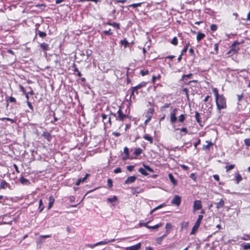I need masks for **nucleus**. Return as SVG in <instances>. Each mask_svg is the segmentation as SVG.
Segmentation results:
<instances>
[{"label": "nucleus", "instance_id": "obj_32", "mask_svg": "<svg viewBox=\"0 0 250 250\" xmlns=\"http://www.w3.org/2000/svg\"><path fill=\"white\" fill-rule=\"evenodd\" d=\"M242 247L244 250H248L250 249V243H244L241 245Z\"/></svg>", "mask_w": 250, "mask_h": 250}, {"label": "nucleus", "instance_id": "obj_14", "mask_svg": "<svg viewBox=\"0 0 250 250\" xmlns=\"http://www.w3.org/2000/svg\"><path fill=\"white\" fill-rule=\"evenodd\" d=\"M40 46L43 51H48L50 50L49 45L46 43H42L40 44Z\"/></svg>", "mask_w": 250, "mask_h": 250}, {"label": "nucleus", "instance_id": "obj_28", "mask_svg": "<svg viewBox=\"0 0 250 250\" xmlns=\"http://www.w3.org/2000/svg\"><path fill=\"white\" fill-rule=\"evenodd\" d=\"M143 152V150L141 148H136L134 152V155H135L136 156H137L138 155H139L140 154H141Z\"/></svg>", "mask_w": 250, "mask_h": 250}, {"label": "nucleus", "instance_id": "obj_50", "mask_svg": "<svg viewBox=\"0 0 250 250\" xmlns=\"http://www.w3.org/2000/svg\"><path fill=\"white\" fill-rule=\"evenodd\" d=\"M245 144L247 146L249 147L250 146V139H246L244 140Z\"/></svg>", "mask_w": 250, "mask_h": 250}, {"label": "nucleus", "instance_id": "obj_40", "mask_svg": "<svg viewBox=\"0 0 250 250\" xmlns=\"http://www.w3.org/2000/svg\"><path fill=\"white\" fill-rule=\"evenodd\" d=\"M207 142L208 143V145L204 146L203 148L209 149L210 147L213 145V144L211 142H208V141H207Z\"/></svg>", "mask_w": 250, "mask_h": 250}, {"label": "nucleus", "instance_id": "obj_17", "mask_svg": "<svg viewBox=\"0 0 250 250\" xmlns=\"http://www.w3.org/2000/svg\"><path fill=\"white\" fill-rule=\"evenodd\" d=\"M168 177L169 178V180H170V182L172 183V184L174 186L177 185V181L174 178V177L173 175H172V174L169 173L168 174Z\"/></svg>", "mask_w": 250, "mask_h": 250}, {"label": "nucleus", "instance_id": "obj_42", "mask_svg": "<svg viewBox=\"0 0 250 250\" xmlns=\"http://www.w3.org/2000/svg\"><path fill=\"white\" fill-rule=\"evenodd\" d=\"M210 29L212 31H215L217 29V26L216 24H212L210 25Z\"/></svg>", "mask_w": 250, "mask_h": 250}, {"label": "nucleus", "instance_id": "obj_44", "mask_svg": "<svg viewBox=\"0 0 250 250\" xmlns=\"http://www.w3.org/2000/svg\"><path fill=\"white\" fill-rule=\"evenodd\" d=\"M85 1H93L96 3H97L98 2L100 1V0H79V2H83Z\"/></svg>", "mask_w": 250, "mask_h": 250}, {"label": "nucleus", "instance_id": "obj_23", "mask_svg": "<svg viewBox=\"0 0 250 250\" xmlns=\"http://www.w3.org/2000/svg\"><path fill=\"white\" fill-rule=\"evenodd\" d=\"M143 138L145 139L148 141L150 144L153 143V139L149 135L146 134L144 136Z\"/></svg>", "mask_w": 250, "mask_h": 250}, {"label": "nucleus", "instance_id": "obj_36", "mask_svg": "<svg viewBox=\"0 0 250 250\" xmlns=\"http://www.w3.org/2000/svg\"><path fill=\"white\" fill-rule=\"evenodd\" d=\"M38 34L39 36L41 38H44L46 36L47 34L45 32H42V31H38Z\"/></svg>", "mask_w": 250, "mask_h": 250}, {"label": "nucleus", "instance_id": "obj_33", "mask_svg": "<svg viewBox=\"0 0 250 250\" xmlns=\"http://www.w3.org/2000/svg\"><path fill=\"white\" fill-rule=\"evenodd\" d=\"M165 206V204H161L159 206H158L157 207H155V208H154L151 211H150V214H152L153 212H154L155 211H156V210L162 208L163 207Z\"/></svg>", "mask_w": 250, "mask_h": 250}, {"label": "nucleus", "instance_id": "obj_62", "mask_svg": "<svg viewBox=\"0 0 250 250\" xmlns=\"http://www.w3.org/2000/svg\"><path fill=\"white\" fill-rule=\"evenodd\" d=\"M237 97L238 98V101L239 102H240L242 100V98L243 97V94H241V95L238 94V95H237Z\"/></svg>", "mask_w": 250, "mask_h": 250}, {"label": "nucleus", "instance_id": "obj_47", "mask_svg": "<svg viewBox=\"0 0 250 250\" xmlns=\"http://www.w3.org/2000/svg\"><path fill=\"white\" fill-rule=\"evenodd\" d=\"M120 43L122 45H124L125 47H126L127 45L128 44V42L125 40H121L120 42Z\"/></svg>", "mask_w": 250, "mask_h": 250}, {"label": "nucleus", "instance_id": "obj_26", "mask_svg": "<svg viewBox=\"0 0 250 250\" xmlns=\"http://www.w3.org/2000/svg\"><path fill=\"white\" fill-rule=\"evenodd\" d=\"M162 224L161 223H160L153 226H150L148 225V226H146V228L148 229H157L159 228L160 227L162 226Z\"/></svg>", "mask_w": 250, "mask_h": 250}, {"label": "nucleus", "instance_id": "obj_3", "mask_svg": "<svg viewBox=\"0 0 250 250\" xmlns=\"http://www.w3.org/2000/svg\"><path fill=\"white\" fill-rule=\"evenodd\" d=\"M202 205L200 200H195L193 203V211L195 213L197 210L202 208Z\"/></svg>", "mask_w": 250, "mask_h": 250}, {"label": "nucleus", "instance_id": "obj_56", "mask_svg": "<svg viewBox=\"0 0 250 250\" xmlns=\"http://www.w3.org/2000/svg\"><path fill=\"white\" fill-rule=\"evenodd\" d=\"M180 166L185 170L187 171L189 169V167H188V166H186L185 165H181Z\"/></svg>", "mask_w": 250, "mask_h": 250}, {"label": "nucleus", "instance_id": "obj_57", "mask_svg": "<svg viewBox=\"0 0 250 250\" xmlns=\"http://www.w3.org/2000/svg\"><path fill=\"white\" fill-rule=\"evenodd\" d=\"M218 46H219V45H218V43H215L214 45V50L216 52V53H218Z\"/></svg>", "mask_w": 250, "mask_h": 250}, {"label": "nucleus", "instance_id": "obj_45", "mask_svg": "<svg viewBox=\"0 0 250 250\" xmlns=\"http://www.w3.org/2000/svg\"><path fill=\"white\" fill-rule=\"evenodd\" d=\"M103 33L106 35H111L113 34V32L111 31V29H109L108 30H104L103 31Z\"/></svg>", "mask_w": 250, "mask_h": 250}, {"label": "nucleus", "instance_id": "obj_21", "mask_svg": "<svg viewBox=\"0 0 250 250\" xmlns=\"http://www.w3.org/2000/svg\"><path fill=\"white\" fill-rule=\"evenodd\" d=\"M224 206V201L223 199H221L218 203L216 204V208L219 209L223 207Z\"/></svg>", "mask_w": 250, "mask_h": 250}, {"label": "nucleus", "instance_id": "obj_63", "mask_svg": "<svg viewBox=\"0 0 250 250\" xmlns=\"http://www.w3.org/2000/svg\"><path fill=\"white\" fill-rule=\"evenodd\" d=\"M130 90H131V94H130V99L131 98V97H132L134 95V93L136 92V91L133 88H131Z\"/></svg>", "mask_w": 250, "mask_h": 250}, {"label": "nucleus", "instance_id": "obj_55", "mask_svg": "<svg viewBox=\"0 0 250 250\" xmlns=\"http://www.w3.org/2000/svg\"><path fill=\"white\" fill-rule=\"evenodd\" d=\"M134 168V166H127V167H126L127 169L128 170H129V171H132L133 170Z\"/></svg>", "mask_w": 250, "mask_h": 250}, {"label": "nucleus", "instance_id": "obj_5", "mask_svg": "<svg viewBox=\"0 0 250 250\" xmlns=\"http://www.w3.org/2000/svg\"><path fill=\"white\" fill-rule=\"evenodd\" d=\"M141 247V243H139L136 245L131 246L130 247H127L125 248V250H139Z\"/></svg>", "mask_w": 250, "mask_h": 250}, {"label": "nucleus", "instance_id": "obj_15", "mask_svg": "<svg viewBox=\"0 0 250 250\" xmlns=\"http://www.w3.org/2000/svg\"><path fill=\"white\" fill-rule=\"evenodd\" d=\"M49 202L48 206V209H50L52 208L54 203L55 199L53 196L51 195L49 197Z\"/></svg>", "mask_w": 250, "mask_h": 250}, {"label": "nucleus", "instance_id": "obj_19", "mask_svg": "<svg viewBox=\"0 0 250 250\" xmlns=\"http://www.w3.org/2000/svg\"><path fill=\"white\" fill-rule=\"evenodd\" d=\"M89 175L88 174H86L85 175V176L84 177H83V178H79V179L78 180L77 182H76V185L77 186H79V185H80V184H81V183H83V182L84 181H85V180L87 179V176H88Z\"/></svg>", "mask_w": 250, "mask_h": 250}, {"label": "nucleus", "instance_id": "obj_10", "mask_svg": "<svg viewBox=\"0 0 250 250\" xmlns=\"http://www.w3.org/2000/svg\"><path fill=\"white\" fill-rule=\"evenodd\" d=\"M19 181L23 185H28L30 184L29 181L28 179L24 178L23 176L20 177Z\"/></svg>", "mask_w": 250, "mask_h": 250}, {"label": "nucleus", "instance_id": "obj_61", "mask_svg": "<svg viewBox=\"0 0 250 250\" xmlns=\"http://www.w3.org/2000/svg\"><path fill=\"white\" fill-rule=\"evenodd\" d=\"M170 104H165L164 106L161 107V110H163V108H168L169 107Z\"/></svg>", "mask_w": 250, "mask_h": 250}, {"label": "nucleus", "instance_id": "obj_59", "mask_svg": "<svg viewBox=\"0 0 250 250\" xmlns=\"http://www.w3.org/2000/svg\"><path fill=\"white\" fill-rule=\"evenodd\" d=\"M107 185L109 187H112V181L110 179H108L107 180Z\"/></svg>", "mask_w": 250, "mask_h": 250}, {"label": "nucleus", "instance_id": "obj_46", "mask_svg": "<svg viewBox=\"0 0 250 250\" xmlns=\"http://www.w3.org/2000/svg\"><path fill=\"white\" fill-rule=\"evenodd\" d=\"M7 102L10 103H15L16 102V100L13 97H10L7 100Z\"/></svg>", "mask_w": 250, "mask_h": 250}, {"label": "nucleus", "instance_id": "obj_8", "mask_svg": "<svg viewBox=\"0 0 250 250\" xmlns=\"http://www.w3.org/2000/svg\"><path fill=\"white\" fill-rule=\"evenodd\" d=\"M136 179V177L135 176H131L128 177L125 181V184H129L133 183Z\"/></svg>", "mask_w": 250, "mask_h": 250}, {"label": "nucleus", "instance_id": "obj_4", "mask_svg": "<svg viewBox=\"0 0 250 250\" xmlns=\"http://www.w3.org/2000/svg\"><path fill=\"white\" fill-rule=\"evenodd\" d=\"M181 202V198L178 195H175L173 199L171 200V203L173 205H175L177 206H179Z\"/></svg>", "mask_w": 250, "mask_h": 250}, {"label": "nucleus", "instance_id": "obj_9", "mask_svg": "<svg viewBox=\"0 0 250 250\" xmlns=\"http://www.w3.org/2000/svg\"><path fill=\"white\" fill-rule=\"evenodd\" d=\"M115 241V239H112L110 240H108L107 239H105L103 241H102L97 243V246H99V245H105L109 242H114Z\"/></svg>", "mask_w": 250, "mask_h": 250}, {"label": "nucleus", "instance_id": "obj_22", "mask_svg": "<svg viewBox=\"0 0 250 250\" xmlns=\"http://www.w3.org/2000/svg\"><path fill=\"white\" fill-rule=\"evenodd\" d=\"M106 24H107V25H110V26H112L113 27H115L117 29H119L120 28V24L118 23H117V22H107Z\"/></svg>", "mask_w": 250, "mask_h": 250}, {"label": "nucleus", "instance_id": "obj_41", "mask_svg": "<svg viewBox=\"0 0 250 250\" xmlns=\"http://www.w3.org/2000/svg\"><path fill=\"white\" fill-rule=\"evenodd\" d=\"M235 165L231 164L229 166L226 167V171L228 172L231 169H232L234 167Z\"/></svg>", "mask_w": 250, "mask_h": 250}, {"label": "nucleus", "instance_id": "obj_13", "mask_svg": "<svg viewBox=\"0 0 250 250\" xmlns=\"http://www.w3.org/2000/svg\"><path fill=\"white\" fill-rule=\"evenodd\" d=\"M124 152L125 154V156L123 157V160H125L127 159H130L129 156V149L127 147H124Z\"/></svg>", "mask_w": 250, "mask_h": 250}, {"label": "nucleus", "instance_id": "obj_27", "mask_svg": "<svg viewBox=\"0 0 250 250\" xmlns=\"http://www.w3.org/2000/svg\"><path fill=\"white\" fill-rule=\"evenodd\" d=\"M172 228V226L170 223H167L166 225V232L167 234H169V230L171 229Z\"/></svg>", "mask_w": 250, "mask_h": 250}, {"label": "nucleus", "instance_id": "obj_38", "mask_svg": "<svg viewBox=\"0 0 250 250\" xmlns=\"http://www.w3.org/2000/svg\"><path fill=\"white\" fill-rule=\"evenodd\" d=\"M142 4V2L137 3H133L129 5L130 7L136 8L137 7L140 6Z\"/></svg>", "mask_w": 250, "mask_h": 250}, {"label": "nucleus", "instance_id": "obj_20", "mask_svg": "<svg viewBox=\"0 0 250 250\" xmlns=\"http://www.w3.org/2000/svg\"><path fill=\"white\" fill-rule=\"evenodd\" d=\"M199 226H200V225L195 223L194 225L193 226V227L192 228V230H191L190 234L191 235L194 234L195 233V232L196 231V230L198 229L199 228Z\"/></svg>", "mask_w": 250, "mask_h": 250}, {"label": "nucleus", "instance_id": "obj_30", "mask_svg": "<svg viewBox=\"0 0 250 250\" xmlns=\"http://www.w3.org/2000/svg\"><path fill=\"white\" fill-rule=\"evenodd\" d=\"M138 171L143 175H145V176H147L148 175V173L146 172V170L145 169V168H143L142 167H140Z\"/></svg>", "mask_w": 250, "mask_h": 250}, {"label": "nucleus", "instance_id": "obj_34", "mask_svg": "<svg viewBox=\"0 0 250 250\" xmlns=\"http://www.w3.org/2000/svg\"><path fill=\"white\" fill-rule=\"evenodd\" d=\"M118 198L116 196H113L112 198H107V200L109 203H112L114 202H115L117 200Z\"/></svg>", "mask_w": 250, "mask_h": 250}, {"label": "nucleus", "instance_id": "obj_6", "mask_svg": "<svg viewBox=\"0 0 250 250\" xmlns=\"http://www.w3.org/2000/svg\"><path fill=\"white\" fill-rule=\"evenodd\" d=\"M239 44H240V43L239 42H238L237 41H234L231 46V49L229 50V52H228V54H234L236 52L234 48L236 45H238Z\"/></svg>", "mask_w": 250, "mask_h": 250}, {"label": "nucleus", "instance_id": "obj_24", "mask_svg": "<svg viewBox=\"0 0 250 250\" xmlns=\"http://www.w3.org/2000/svg\"><path fill=\"white\" fill-rule=\"evenodd\" d=\"M44 208V207L43 204L42 200V199H41L39 201V212H41L43 210Z\"/></svg>", "mask_w": 250, "mask_h": 250}, {"label": "nucleus", "instance_id": "obj_48", "mask_svg": "<svg viewBox=\"0 0 250 250\" xmlns=\"http://www.w3.org/2000/svg\"><path fill=\"white\" fill-rule=\"evenodd\" d=\"M192 75V74H191V73H190V74H187V75H184L182 76V78L181 79V81L184 80L186 79L187 78L190 77Z\"/></svg>", "mask_w": 250, "mask_h": 250}, {"label": "nucleus", "instance_id": "obj_29", "mask_svg": "<svg viewBox=\"0 0 250 250\" xmlns=\"http://www.w3.org/2000/svg\"><path fill=\"white\" fill-rule=\"evenodd\" d=\"M203 218V215H199L198 216V218L195 222V224L200 225L201 221Z\"/></svg>", "mask_w": 250, "mask_h": 250}, {"label": "nucleus", "instance_id": "obj_43", "mask_svg": "<svg viewBox=\"0 0 250 250\" xmlns=\"http://www.w3.org/2000/svg\"><path fill=\"white\" fill-rule=\"evenodd\" d=\"M185 115L181 114L179 117V121L180 122H183L185 120Z\"/></svg>", "mask_w": 250, "mask_h": 250}, {"label": "nucleus", "instance_id": "obj_64", "mask_svg": "<svg viewBox=\"0 0 250 250\" xmlns=\"http://www.w3.org/2000/svg\"><path fill=\"white\" fill-rule=\"evenodd\" d=\"M20 89L21 90V91L24 94L26 93V91L25 90V88H24V87L23 86H22L21 85H20Z\"/></svg>", "mask_w": 250, "mask_h": 250}, {"label": "nucleus", "instance_id": "obj_60", "mask_svg": "<svg viewBox=\"0 0 250 250\" xmlns=\"http://www.w3.org/2000/svg\"><path fill=\"white\" fill-rule=\"evenodd\" d=\"M86 246L88 247H89L91 249H93L94 248H95L96 246H97V243H96L94 244H87V245H86Z\"/></svg>", "mask_w": 250, "mask_h": 250}, {"label": "nucleus", "instance_id": "obj_31", "mask_svg": "<svg viewBox=\"0 0 250 250\" xmlns=\"http://www.w3.org/2000/svg\"><path fill=\"white\" fill-rule=\"evenodd\" d=\"M195 117L196 121L199 124V125H201V120L200 119V114L198 112H197V111L195 112Z\"/></svg>", "mask_w": 250, "mask_h": 250}, {"label": "nucleus", "instance_id": "obj_39", "mask_svg": "<svg viewBox=\"0 0 250 250\" xmlns=\"http://www.w3.org/2000/svg\"><path fill=\"white\" fill-rule=\"evenodd\" d=\"M171 43L174 45H177L178 39H177V37H174L172 39V41H171Z\"/></svg>", "mask_w": 250, "mask_h": 250}, {"label": "nucleus", "instance_id": "obj_53", "mask_svg": "<svg viewBox=\"0 0 250 250\" xmlns=\"http://www.w3.org/2000/svg\"><path fill=\"white\" fill-rule=\"evenodd\" d=\"M27 105H28V107H29V108L30 109H31L32 111H33L34 110V107L32 106L31 103L30 102H29V101H27Z\"/></svg>", "mask_w": 250, "mask_h": 250}, {"label": "nucleus", "instance_id": "obj_49", "mask_svg": "<svg viewBox=\"0 0 250 250\" xmlns=\"http://www.w3.org/2000/svg\"><path fill=\"white\" fill-rule=\"evenodd\" d=\"M183 91L185 92L186 96L188 99H189V95L188 93V89L187 88H184L183 89Z\"/></svg>", "mask_w": 250, "mask_h": 250}, {"label": "nucleus", "instance_id": "obj_16", "mask_svg": "<svg viewBox=\"0 0 250 250\" xmlns=\"http://www.w3.org/2000/svg\"><path fill=\"white\" fill-rule=\"evenodd\" d=\"M10 186L9 184L7 183L5 180H1L0 181V188L5 189L6 187Z\"/></svg>", "mask_w": 250, "mask_h": 250}, {"label": "nucleus", "instance_id": "obj_54", "mask_svg": "<svg viewBox=\"0 0 250 250\" xmlns=\"http://www.w3.org/2000/svg\"><path fill=\"white\" fill-rule=\"evenodd\" d=\"M190 177L192 179H193L194 181H195L196 180V176L195 174L193 173L190 174Z\"/></svg>", "mask_w": 250, "mask_h": 250}, {"label": "nucleus", "instance_id": "obj_25", "mask_svg": "<svg viewBox=\"0 0 250 250\" xmlns=\"http://www.w3.org/2000/svg\"><path fill=\"white\" fill-rule=\"evenodd\" d=\"M205 37V35L204 33H198L197 34L196 38L198 41H200Z\"/></svg>", "mask_w": 250, "mask_h": 250}, {"label": "nucleus", "instance_id": "obj_2", "mask_svg": "<svg viewBox=\"0 0 250 250\" xmlns=\"http://www.w3.org/2000/svg\"><path fill=\"white\" fill-rule=\"evenodd\" d=\"M118 116H116V113H110V114L115 118L116 120L119 121H124L125 119L127 118L128 116L127 114H124L121 110V107H120L119 110L117 111Z\"/></svg>", "mask_w": 250, "mask_h": 250}, {"label": "nucleus", "instance_id": "obj_52", "mask_svg": "<svg viewBox=\"0 0 250 250\" xmlns=\"http://www.w3.org/2000/svg\"><path fill=\"white\" fill-rule=\"evenodd\" d=\"M188 222H186V223L182 222L181 223V228H182V229H183V228L184 227H185V228H187L188 227Z\"/></svg>", "mask_w": 250, "mask_h": 250}, {"label": "nucleus", "instance_id": "obj_35", "mask_svg": "<svg viewBox=\"0 0 250 250\" xmlns=\"http://www.w3.org/2000/svg\"><path fill=\"white\" fill-rule=\"evenodd\" d=\"M235 180L237 184H238L239 182L242 180L241 176L239 173H237L236 175Z\"/></svg>", "mask_w": 250, "mask_h": 250}, {"label": "nucleus", "instance_id": "obj_11", "mask_svg": "<svg viewBox=\"0 0 250 250\" xmlns=\"http://www.w3.org/2000/svg\"><path fill=\"white\" fill-rule=\"evenodd\" d=\"M145 86H146V83L144 82H143V83H139V84H138L137 85H136L135 86L132 87V88H133L136 91V94H138V90L143 87Z\"/></svg>", "mask_w": 250, "mask_h": 250}, {"label": "nucleus", "instance_id": "obj_37", "mask_svg": "<svg viewBox=\"0 0 250 250\" xmlns=\"http://www.w3.org/2000/svg\"><path fill=\"white\" fill-rule=\"evenodd\" d=\"M144 167L146 170H147L150 172H154V170L152 168H151L149 166L145 165L144 164Z\"/></svg>", "mask_w": 250, "mask_h": 250}, {"label": "nucleus", "instance_id": "obj_18", "mask_svg": "<svg viewBox=\"0 0 250 250\" xmlns=\"http://www.w3.org/2000/svg\"><path fill=\"white\" fill-rule=\"evenodd\" d=\"M168 234L165 232L162 236L157 238L156 239L157 243L158 244H161L163 239L166 237Z\"/></svg>", "mask_w": 250, "mask_h": 250}, {"label": "nucleus", "instance_id": "obj_7", "mask_svg": "<svg viewBox=\"0 0 250 250\" xmlns=\"http://www.w3.org/2000/svg\"><path fill=\"white\" fill-rule=\"evenodd\" d=\"M42 136L46 139L48 142H50L52 139L51 134L47 131H44L42 134Z\"/></svg>", "mask_w": 250, "mask_h": 250}, {"label": "nucleus", "instance_id": "obj_12", "mask_svg": "<svg viewBox=\"0 0 250 250\" xmlns=\"http://www.w3.org/2000/svg\"><path fill=\"white\" fill-rule=\"evenodd\" d=\"M176 115L174 113L171 112L170 114V121L172 124H173L175 123L177 120V118L176 117Z\"/></svg>", "mask_w": 250, "mask_h": 250}, {"label": "nucleus", "instance_id": "obj_1", "mask_svg": "<svg viewBox=\"0 0 250 250\" xmlns=\"http://www.w3.org/2000/svg\"><path fill=\"white\" fill-rule=\"evenodd\" d=\"M218 109L219 110L226 108V99L223 95H219L217 88L213 89Z\"/></svg>", "mask_w": 250, "mask_h": 250}, {"label": "nucleus", "instance_id": "obj_58", "mask_svg": "<svg viewBox=\"0 0 250 250\" xmlns=\"http://www.w3.org/2000/svg\"><path fill=\"white\" fill-rule=\"evenodd\" d=\"M122 171L121 168L120 167H117L114 169V172L115 173H118Z\"/></svg>", "mask_w": 250, "mask_h": 250}, {"label": "nucleus", "instance_id": "obj_51", "mask_svg": "<svg viewBox=\"0 0 250 250\" xmlns=\"http://www.w3.org/2000/svg\"><path fill=\"white\" fill-rule=\"evenodd\" d=\"M149 73V71L148 70H146V71H144V70H141L140 71V73L141 74V75L144 76L145 75H147Z\"/></svg>", "mask_w": 250, "mask_h": 250}]
</instances>
